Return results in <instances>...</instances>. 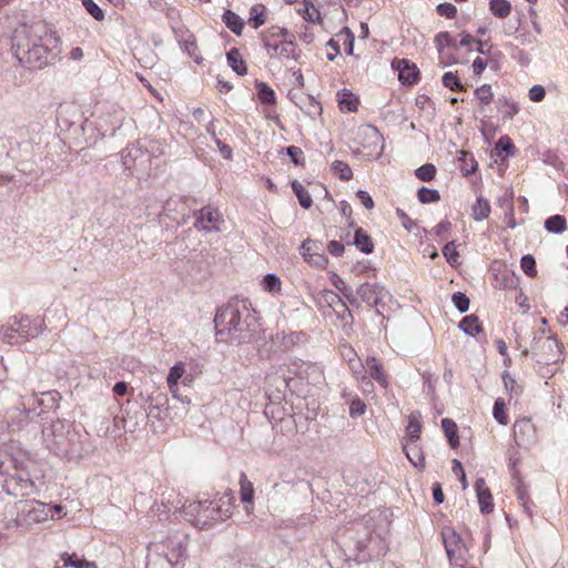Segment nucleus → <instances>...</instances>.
Here are the masks:
<instances>
[{
  "instance_id": "38",
  "label": "nucleus",
  "mask_w": 568,
  "mask_h": 568,
  "mask_svg": "<svg viewBox=\"0 0 568 568\" xmlns=\"http://www.w3.org/2000/svg\"><path fill=\"white\" fill-rule=\"evenodd\" d=\"M458 162H460V169L465 175H470L475 173L478 166L474 155L467 151H460Z\"/></svg>"
},
{
  "instance_id": "13",
  "label": "nucleus",
  "mask_w": 568,
  "mask_h": 568,
  "mask_svg": "<svg viewBox=\"0 0 568 568\" xmlns=\"http://www.w3.org/2000/svg\"><path fill=\"white\" fill-rule=\"evenodd\" d=\"M304 261L318 268H325L328 258L324 254V246L321 241L306 239L298 248Z\"/></svg>"
},
{
  "instance_id": "3",
  "label": "nucleus",
  "mask_w": 568,
  "mask_h": 568,
  "mask_svg": "<svg viewBox=\"0 0 568 568\" xmlns=\"http://www.w3.org/2000/svg\"><path fill=\"white\" fill-rule=\"evenodd\" d=\"M7 513L14 516L11 520L4 524V528H29L33 524L47 520L53 517L51 514L50 505L39 501L37 499H21L12 505H8Z\"/></svg>"
},
{
  "instance_id": "43",
  "label": "nucleus",
  "mask_w": 568,
  "mask_h": 568,
  "mask_svg": "<svg viewBox=\"0 0 568 568\" xmlns=\"http://www.w3.org/2000/svg\"><path fill=\"white\" fill-rule=\"evenodd\" d=\"M257 95L262 103L274 104L276 102V95L274 90L268 87L265 82H256Z\"/></svg>"
},
{
  "instance_id": "12",
  "label": "nucleus",
  "mask_w": 568,
  "mask_h": 568,
  "mask_svg": "<svg viewBox=\"0 0 568 568\" xmlns=\"http://www.w3.org/2000/svg\"><path fill=\"white\" fill-rule=\"evenodd\" d=\"M190 207L182 197H170L165 201L160 217H168L179 225H185L190 220Z\"/></svg>"
},
{
  "instance_id": "45",
  "label": "nucleus",
  "mask_w": 568,
  "mask_h": 568,
  "mask_svg": "<svg viewBox=\"0 0 568 568\" xmlns=\"http://www.w3.org/2000/svg\"><path fill=\"white\" fill-rule=\"evenodd\" d=\"M332 171L342 181H349L353 178V171L351 166L341 160H336L332 163Z\"/></svg>"
},
{
  "instance_id": "35",
  "label": "nucleus",
  "mask_w": 568,
  "mask_h": 568,
  "mask_svg": "<svg viewBox=\"0 0 568 568\" xmlns=\"http://www.w3.org/2000/svg\"><path fill=\"white\" fill-rule=\"evenodd\" d=\"M274 374H267L266 382L268 385H274L278 392H284L288 387L290 378L284 374L278 375V372H284L282 367H272Z\"/></svg>"
},
{
  "instance_id": "32",
  "label": "nucleus",
  "mask_w": 568,
  "mask_h": 568,
  "mask_svg": "<svg viewBox=\"0 0 568 568\" xmlns=\"http://www.w3.org/2000/svg\"><path fill=\"white\" fill-rule=\"evenodd\" d=\"M545 229L552 234H561L567 229V221L564 215L555 214L545 221Z\"/></svg>"
},
{
  "instance_id": "54",
  "label": "nucleus",
  "mask_w": 568,
  "mask_h": 568,
  "mask_svg": "<svg viewBox=\"0 0 568 568\" xmlns=\"http://www.w3.org/2000/svg\"><path fill=\"white\" fill-rule=\"evenodd\" d=\"M493 415L494 418L500 424V425H507L508 424V417L505 412V402L501 398H497L494 403L493 407Z\"/></svg>"
},
{
  "instance_id": "1",
  "label": "nucleus",
  "mask_w": 568,
  "mask_h": 568,
  "mask_svg": "<svg viewBox=\"0 0 568 568\" xmlns=\"http://www.w3.org/2000/svg\"><path fill=\"white\" fill-rule=\"evenodd\" d=\"M58 38L43 24L20 26L11 38V50L18 62L29 69H42L55 57Z\"/></svg>"
},
{
  "instance_id": "34",
  "label": "nucleus",
  "mask_w": 568,
  "mask_h": 568,
  "mask_svg": "<svg viewBox=\"0 0 568 568\" xmlns=\"http://www.w3.org/2000/svg\"><path fill=\"white\" fill-rule=\"evenodd\" d=\"M61 560L64 567L71 568H95L93 562L87 561L84 558H80L75 552H64L61 555Z\"/></svg>"
},
{
  "instance_id": "10",
  "label": "nucleus",
  "mask_w": 568,
  "mask_h": 568,
  "mask_svg": "<svg viewBox=\"0 0 568 568\" xmlns=\"http://www.w3.org/2000/svg\"><path fill=\"white\" fill-rule=\"evenodd\" d=\"M124 112L115 105H110L102 112L95 122V128L102 138L113 136L122 126Z\"/></svg>"
},
{
  "instance_id": "7",
  "label": "nucleus",
  "mask_w": 568,
  "mask_h": 568,
  "mask_svg": "<svg viewBox=\"0 0 568 568\" xmlns=\"http://www.w3.org/2000/svg\"><path fill=\"white\" fill-rule=\"evenodd\" d=\"M42 331V323L38 320H31L29 316L13 317L2 329V339L8 344H21L30 338L37 337Z\"/></svg>"
},
{
  "instance_id": "36",
  "label": "nucleus",
  "mask_w": 568,
  "mask_h": 568,
  "mask_svg": "<svg viewBox=\"0 0 568 568\" xmlns=\"http://www.w3.org/2000/svg\"><path fill=\"white\" fill-rule=\"evenodd\" d=\"M490 204L488 200L479 196L471 207V215L475 221H483L489 216Z\"/></svg>"
},
{
  "instance_id": "31",
  "label": "nucleus",
  "mask_w": 568,
  "mask_h": 568,
  "mask_svg": "<svg viewBox=\"0 0 568 568\" xmlns=\"http://www.w3.org/2000/svg\"><path fill=\"white\" fill-rule=\"evenodd\" d=\"M404 452L408 458V460L415 467H424V454L422 448L417 445V443H407L404 445Z\"/></svg>"
},
{
  "instance_id": "44",
  "label": "nucleus",
  "mask_w": 568,
  "mask_h": 568,
  "mask_svg": "<svg viewBox=\"0 0 568 568\" xmlns=\"http://www.w3.org/2000/svg\"><path fill=\"white\" fill-rule=\"evenodd\" d=\"M364 135L372 141L374 149L379 146L378 154L383 152L384 149V138L379 130L374 125H366L364 128Z\"/></svg>"
},
{
  "instance_id": "63",
  "label": "nucleus",
  "mask_w": 568,
  "mask_h": 568,
  "mask_svg": "<svg viewBox=\"0 0 568 568\" xmlns=\"http://www.w3.org/2000/svg\"><path fill=\"white\" fill-rule=\"evenodd\" d=\"M211 501L213 503L214 508H222V509L229 508V511L232 513V495H231V491L225 493L219 499H214V500H211Z\"/></svg>"
},
{
  "instance_id": "4",
  "label": "nucleus",
  "mask_w": 568,
  "mask_h": 568,
  "mask_svg": "<svg viewBox=\"0 0 568 568\" xmlns=\"http://www.w3.org/2000/svg\"><path fill=\"white\" fill-rule=\"evenodd\" d=\"M263 47L270 59H293L301 57V50L295 42V36L286 28L273 26L262 33Z\"/></svg>"
},
{
  "instance_id": "18",
  "label": "nucleus",
  "mask_w": 568,
  "mask_h": 568,
  "mask_svg": "<svg viewBox=\"0 0 568 568\" xmlns=\"http://www.w3.org/2000/svg\"><path fill=\"white\" fill-rule=\"evenodd\" d=\"M443 541L446 550V555L452 565L463 566L462 561L464 560L459 554L462 538L454 530H445L443 531Z\"/></svg>"
},
{
  "instance_id": "8",
  "label": "nucleus",
  "mask_w": 568,
  "mask_h": 568,
  "mask_svg": "<svg viewBox=\"0 0 568 568\" xmlns=\"http://www.w3.org/2000/svg\"><path fill=\"white\" fill-rule=\"evenodd\" d=\"M530 353L537 363L546 365L555 364L562 357L558 341L554 336H546L544 331L535 334L530 349L523 351L524 356H528Z\"/></svg>"
},
{
  "instance_id": "56",
  "label": "nucleus",
  "mask_w": 568,
  "mask_h": 568,
  "mask_svg": "<svg viewBox=\"0 0 568 568\" xmlns=\"http://www.w3.org/2000/svg\"><path fill=\"white\" fill-rule=\"evenodd\" d=\"M366 410L365 403L358 397L354 396L349 398V416L357 418L362 416Z\"/></svg>"
},
{
  "instance_id": "19",
  "label": "nucleus",
  "mask_w": 568,
  "mask_h": 568,
  "mask_svg": "<svg viewBox=\"0 0 568 568\" xmlns=\"http://www.w3.org/2000/svg\"><path fill=\"white\" fill-rule=\"evenodd\" d=\"M392 67L398 71V79L403 84H415L418 81L419 70L407 59H394Z\"/></svg>"
},
{
  "instance_id": "26",
  "label": "nucleus",
  "mask_w": 568,
  "mask_h": 568,
  "mask_svg": "<svg viewBox=\"0 0 568 568\" xmlns=\"http://www.w3.org/2000/svg\"><path fill=\"white\" fill-rule=\"evenodd\" d=\"M226 59L230 68L239 75H245L247 73V67L245 61L242 59L239 49L232 48L226 53Z\"/></svg>"
},
{
  "instance_id": "28",
  "label": "nucleus",
  "mask_w": 568,
  "mask_h": 568,
  "mask_svg": "<svg viewBox=\"0 0 568 568\" xmlns=\"http://www.w3.org/2000/svg\"><path fill=\"white\" fill-rule=\"evenodd\" d=\"M442 429L447 437L450 447L456 448L459 445L458 428L456 423L450 418H443Z\"/></svg>"
},
{
  "instance_id": "17",
  "label": "nucleus",
  "mask_w": 568,
  "mask_h": 568,
  "mask_svg": "<svg viewBox=\"0 0 568 568\" xmlns=\"http://www.w3.org/2000/svg\"><path fill=\"white\" fill-rule=\"evenodd\" d=\"M195 222L194 226L197 230L205 232L220 231L217 223L220 220V213L210 206L202 207L194 212Z\"/></svg>"
},
{
  "instance_id": "16",
  "label": "nucleus",
  "mask_w": 568,
  "mask_h": 568,
  "mask_svg": "<svg viewBox=\"0 0 568 568\" xmlns=\"http://www.w3.org/2000/svg\"><path fill=\"white\" fill-rule=\"evenodd\" d=\"M358 300L369 307H378L379 302L388 294L378 283H363L356 291Z\"/></svg>"
},
{
  "instance_id": "30",
  "label": "nucleus",
  "mask_w": 568,
  "mask_h": 568,
  "mask_svg": "<svg viewBox=\"0 0 568 568\" xmlns=\"http://www.w3.org/2000/svg\"><path fill=\"white\" fill-rule=\"evenodd\" d=\"M32 413L31 409H20V408H12V409H9L6 415H4V418L8 423V426L9 428H11L12 430H14V422L16 419L18 420V424H17V427L19 428L22 424V422H24L26 419H28L29 415Z\"/></svg>"
},
{
  "instance_id": "50",
  "label": "nucleus",
  "mask_w": 568,
  "mask_h": 568,
  "mask_svg": "<svg viewBox=\"0 0 568 568\" xmlns=\"http://www.w3.org/2000/svg\"><path fill=\"white\" fill-rule=\"evenodd\" d=\"M85 11L97 21L104 19L103 9L94 0H81Z\"/></svg>"
},
{
  "instance_id": "60",
  "label": "nucleus",
  "mask_w": 568,
  "mask_h": 568,
  "mask_svg": "<svg viewBox=\"0 0 568 568\" xmlns=\"http://www.w3.org/2000/svg\"><path fill=\"white\" fill-rule=\"evenodd\" d=\"M443 255L446 257L447 262L450 264V265H455L458 263V257H459V254L456 250V246H455V243L452 241V242H448L444 247H443Z\"/></svg>"
},
{
  "instance_id": "42",
  "label": "nucleus",
  "mask_w": 568,
  "mask_h": 568,
  "mask_svg": "<svg viewBox=\"0 0 568 568\" xmlns=\"http://www.w3.org/2000/svg\"><path fill=\"white\" fill-rule=\"evenodd\" d=\"M443 85L452 91H465V85L460 82L458 75L452 71L445 72L442 78Z\"/></svg>"
},
{
  "instance_id": "5",
  "label": "nucleus",
  "mask_w": 568,
  "mask_h": 568,
  "mask_svg": "<svg viewBox=\"0 0 568 568\" xmlns=\"http://www.w3.org/2000/svg\"><path fill=\"white\" fill-rule=\"evenodd\" d=\"M181 511L184 518L199 529H206L211 527L213 523L231 517L229 508H214L211 500H197L184 504Z\"/></svg>"
},
{
  "instance_id": "20",
  "label": "nucleus",
  "mask_w": 568,
  "mask_h": 568,
  "mask_svg": "<svg viewBox=\"0 0 568 568\" xmlns=\"http://www.w3.org/2000/svg\"><path fill=\"white\" fill-rule=\"evenodd\" d=\"M475 490L478 498L480 511L483 514H490L494 510V503L490 489L487 487L484 478L476 479Z\"/></svg>"
},
{
  "instance_id": "24",
  "label": "nucleus",
  "mask_w": 568,
  "mask_h": 568,
  "mask_svg": "<svg viewBox=\"0 0 568 568\" xmlns=\"http://www.w3.org/2000/svg\"><path fill=\"white\" fill-rule=\"evenodd\" d=\"M366 367L373 379H375L381 386L387 387V376L384 374L381 363L375 357L366 358Z\"/></svg>"
},
{
  "instance_id": "49",
  "label": "nucleus",
  "mask_w": 568,
  "mask_h": 568,
  "mask_svg": "<svg viewBox=\"0 0 568 568\" xmlns=\"http://www.w3.org/2000/svg\"><path fill=\"white\" fill-rule=\"evenodd\" d=\"M436 166L432 163H426L416 169L415 176L423 182H430L436 176Z\"/></svg>"
},
{
  "instance_id": "37",
  "label": "nucleus",
  "mask_w": 568,
  "mask_h": 568,
  "mask_svg": "<svg viewBox=\"0 0 568 568\" xmlns=\"http://www.w3.org/2000/svg\"><path fill=\"white\" fill-rule=\"evenodd\" d=\"M240 498L243 504H253L254 488L253 484L247 479L245 473H241L240 476Z\"/></svg>"
},
{
  "instance_id": "62",
  "label": "nucleus",
  "mask_w": 568,
  "mask_h": 568,
  "mask_svg": "<svg viewBox=\"0 0 568 568\" xmlns=\"http://www.w3.org/2000/svg\"><path fill=\"white\" fill-rule=\"evenodd\" d=\"M263 285L266 291L274 292L276 290H280L281 281L275 274L270 273L264 276Z\"/></svg>"
},
{
  "instance_id": "33",
  "label": "nucleus",
  "mask_w": 568,
  "mask_h": 568,
  "mask_svg": "<svg viewBox=\"0 0 568 568\" xmlns=\"http://www.w3.org/2000/svg\"><path fill=\"white\" fill-rule=\"evenodd\" d=\"M291 187L298 199V203L303 209H310L313 204V200L308 191L297 180L291 182Z\"/></svg>"
},
{
  "instance_id": "27",
  "label": "nucleus",
  "mask_w": 568,
  "mask_h": 568,
  "mask_svg": "<svg viewBox=\"0 0 568 568\" xmlns=\"http://www.w3.org/2000/svg\"><path fill=\"white\" fill-rule=\"evenodd\" d=\"M222 21L236 36H241L244 28L243 19L232 10H225L222 14Z\"/></svg>"
},
{
  "instance_id": "52",
  "label": "nucleus",
  "mask_w": 568,
  "mask_h": 568,
  "mask_svg": "<svg viewBox=\"0 0 568 568\" xmlns=\"http://www.w3.org/2000/svg\"><path fill=\"white\" fill-rule=\"evenodd\" d=\"M520 267L529 277H535L537 275L536 260L531 254H526L521 257Z\"/></svg>"
},
{
  "instance_id": "57",
  "label": "nucleus",
  "mask_w": 568,
  "mask_h": 568,
  "mask_svg": "<svg viewBox=\"0 0 568 568\" xmlns=\"http://www.w3.org/2000/svg\"><path fill=\"white\" fill-rule=\"evenodd\" d=\"M338 36L344 37V48L345 52L348 55H352L354 52V43H355V36L352 32V30L348 27H344Z\"/></svg>"
},
{
  "instance_id": "53",
  "label": "nucleus",
  "mask_w": 568,
  "mask_h": 568,
  "mask_svg": "<svg viewBox=\"0 0 568 568\" xmlns=\"http://www.w3.org/2000/svg\"><path fill=\"white\" fill-rule=\"evenodd\" d=\"M325 300L334 310L337 307H344V313H347V315L351 318H353V315H352L349 308L347 307L346 303L343 301V298L338 294L329 291L325 294Z\"/></svg>"
},
{
  "instance_id": "46",
  "label": "nucleus",
  "mask_w": 568,
  "mask_h": 568,
  "mask_svg": "<svg viewBox=\"0 0 568 568\" xmlns=\"http://www.w3.org/2000/svg\"><path fill=\"white\" fill-rule=\"evenodd\" d=\"M418 201L423 204L436 203L440 200V194L435 189H428L426 186H422L417 191Z\"/></svg>"
},
{
  "instance_id": "9",
  "label": "nucleus",
  "mask_w": 568,
  "mask_h": 568,
  "mask_svg": "<svg viewBox=\"0 0 568 568\" xmlns=\"http://www.w3.org/2000/svg\"><path fill=\"white\" fill-rule=\"evenodd\" d=\"M355 549V560L359 564L384 556L387 552L384 540L379 537L373 538L367 528H363V535H358L356 538Z\"/></svg>"
},
{
  "instance_id": "59",
  "label": "nucleus",
  "mask_w": 568,
  "mask_h": 568,
  "mask_svg": "<svg viewBox=\"0 0 568 568\" xmlns=\"http://www.w3.org/2000/svg\"><path fill=\"white\" fill-rule=\"evenodd\" d=\"M184 373V367L181 364H175L170 368L166 382L169 388H173L175 384H178L179 379L182 377Z\"/></svg>"
},
{
  "instance_id": "40",
  "label": "nucleus",
  "mask_w": 568,
  "mask_h": 568,
  "mask_svg": "<svg viewBox=\"0 0 568 568\" xmlns=\"http://www.w3.org/2000/svg\"><path fill=\"white\" fill-rule=\"evenodd\" d=\"M515 144L508 135L500 136L495 143L494 152L496 155H501L505 153L506 156H513L515 155Z\"/></svg>"
},
{
  "instance_id": "64",
  "label": "nucleus",
  "mask_w": 568,
  "mask_h": 568,
  "mask_svg": "<svg viewBox=\"0 0 568 568\" xmlns=\"http://www.w3.org/2000/svg\"><path fill=\"white\" fill-rule=\"evenodd\" d=\"M546 97V90L542 85L535 84L529 89V99L532 102H540Z\"/></svg>"
},
{
  "instance_id": "48",
  "label": "nucleus",
  "mask_w": 568,
  "mask_h": 568,
  "mask_svg": "<svg viewBox=\"0 0 568 568\" xmlns=\"http://www.w3.org/2000/svg\"><path fill=\"white\" fill-rule=\"evenodd\" d=\"M339 106L342 110H346L348 112H356L358 109V99L352 92L345 91L343 97L338 100Z\"/></svg>"
},
{
  "instance_id": "29",
  "label": "nucleus",
  "mask_w": 568,
  "mask_h": 568,
  "mask_svg": "<svg viewBox=\"0 0 568 568\" xmlns=\"http://www.w3.org/2000/svg\"><path fill=\"white\" fill-rule=\"evenodd\" d=\"M434 43L436 45V49L438 51V54L440 59L445 60V48L446 47H453L457 49L455 39L449 34V32L444 31L439 32L434 38Z\"/></svg>"
},
{
  "instance_id": "21",
  "label": "nucleus",
  "mask_w": 568,
  "mask_h": 568,
  "mask_svg": "<svg viewBox=\"0 0 568 568\" xmlns=\"http://www.w3.org/2000/svg\"><path fill=\"white\" fill-rule=\"evenodd\" d=\"M301 336L302 334L297 332H281L272 336V343L276 348L275 351L287 352L301 342Z\"/></svg>"
},
{
  "instance_id": "22",
  "label": "nucleus",
  "mask_w": 568,
  "mask_h": 568,
  "mask_svg": "<svg viewBox=\"0 0 568 568\" xmlns=\"http://www.w3.org/2000/svg\"><path fill=\"white\" fill-rule=\"evenodd\" d=\"M347 245H355L364 254H371L374 251V244L371 236L362 227L355 230L353 241H347Z\"/></svg>"
},
{
  "instance_id": "2",
  "label": "nucleus",
  "mask_w": 568,
  "mask_h": 568,
  "mask_svg": "<svg viewBox=\"0 0 568 568\" xmlns=\"http://www.w3.org/2000/svg\"><path fill=\"white\" fill-rule=\"evenodd\" d=\"M216 336L227 344H245L258 335V323L255 312L245 301L231 298L220 307L214 318Z\"/></svg>"
},
{
  "instance_id": "39",
  "label": "nucleus",
  "mask_w": 568,
  "mask_h": 568,
  "mask_svg": "<svg viewBox=\"0 0 568 568\" xmlns=\"http://www.w3.org/2000/svg\"><path fill=\"white\" fill-rule=\"evenodd\" d=\"M489 10L495 17L504 19L509 16L511 4L507 0H490Z\"/></svg>"
},
{
  "instance_id": "23",
  "label": "nucleus",
  "mask_w": 568,
  "mask_h": 568,
  "mask_svg": "<svg viewBox=\"0 0 568 568\" xmlns=\"http://www.w3.org/2000/svg\"><path fill=\"white\" fill-rule=\"evenodd\" d=\"M422 415L419 412H412L408 417V424L406 427V436L408 438V443H417L420 437L422 424H420Z\"/></svg>"
},
{
  "instance_id": "15",
  "label": "nucleus",
  "mask_w": 568,
  "mask_h": 568,
  "mask_svg": "<svg viewBox=\"0 0 568 568\" xmlns=\"http://www.w3.org/2000/svg\"><path fill=\"white\" fill-rule=\"evenodd\" d=\"M514 439L519 447L529 448L536 443V428L529 418L517 419L513 426Z\"/></svg>"
},
{
  "instance_id": "14",
  "label": "nucleus",
  "mask_w": 568,
  "mask_h": 568,
  "mask_svg": "<svg viewBox=\"0 0 568 568\" xmlns=\"http://www.w3.org/2000/svg\"><path fill=\"white\" fill-rule=\"evenodd\" d=\"M68 428V424L63 420L52 422L49 426L43 427L42 429V438L45 444V447L49 450L58 454L62 447L64 442V432Z\"/></svg>"
},
{
  "instance_id": "11",
  "label": "nucleus",
  "mask_w": 568,
  "mask_h": 568,
  "mask_svg": "<svg viewBox=\"0 0 568 568\" xmlns=\"http://www.w3.org/2000/svg\"><path fill=\"white\" fill-rule=\"evenodd\" d=\"M121 161L124 171L133 175L135 171L138 172L145 169L146 164L150 162V155L141 146L132 143L122 151Z\"/></svg>"
},
{
  "instance_id": "51",
  "label": "nucleus",
  "mask_w": 568,
  "mask_h": 568,
  "mask_svg": "<svg viewBox=\"0 0 568 568\" xmlns=\"http://www.w3.org/2000/svg\"><path fill=\"white\" fill-rule=\"evenodd\" d=\"M264 10L265 7L263 4H256L251 8L250 21L252 22L254 29H257L265 23Z\"/></svg>"
},
{
  "instance_id": "41",
  "label": "nucleus",
  "mask_w": 568,
  "mask_h": 568,
  "mask_svg": "<svg viewBox=\"0 0 568 568\" xmlns=\"http://www.w3.org/2000/svg\"><path fill=\"white\" fill-rule=\"evenodd\" d=\"M474 94L476 97V99L478 100V104L479 106L483 109L485 105H488L493 102L494 100V93H493V90H491V85L490 84H481L480 87H478L475 91H474Z\"/></svg>"
},
{
  "instance_id": "47",
  "label": "nucleus",
  "mask_w": 568,
  "mask_h": 568,
  "mask_svg": "<svg viewBox=\"0 0 568 568\" xmlns=\"http://www.w3.org/2000/svg\"><path fill=\"white\" fill-rule=\"evenodd\" d=\"M497 104L500 109L504 108V118L513 119L519 112V105L515 101H510L506 97L498 98Z\"/></svg>"
},
{
  "instance_id": "61",
  "label": "nucleus",
  "mask_w": 568,
  "mask_h": 568,
  "mask_svg": "<svg viewBox=\"0 0 568 568\" xmlns=\"http://www.w3.org/2000/svg\"><path fill=\"white\" fill-rule=\"evenodd\" d=\"M436 11L439 16L445 17L447 19H453L457 14V8L450 2L439 3L436 8Z\"/></svg>"
},
{
  "instance_id": "25",
  "label": "nucleus",
  "mask_w": 568,
  "mask_h": 568,
  "mask_svg": "<svg viewBox=\"0 0 568 568\" xmlns=\"http://www.w3.org/2000/svg\"><path fill=\"white\" fill-rule=\"evenodd\" d=\"M459 329H462L466 335L471 337L476 336L483 331V326L479 322V318L475 314H470L465 316L458 324Z\"/></svg>"
},
{
  "instance_id": "58",
  "label": "nucleus",
  "mask_w": 568,
  "mask_h": 568,
  "mask_svg": "<svg viewBox=\"0 0 568 568\" xmlns=\"http://www.w3.org/2000/svg\"><path fill=\"white\" fill-rule=\"evenodd\" d=\"M286 154L290 156L291 161L295 165H304L305 164V156L304 152L301 148L296 145H290L286 148Z\"/></svg>"
},
{
  "instance_id": "6",
  "label": "nucleus",
  "mask_w": 568,
  "mask_h": 568,
  "mask_svg": "<svg viewBox=\"0 0 568 568\" xmlns=\"http://www.w3.org/2000/svg\"><path fill=\"white\" fill-rule=\"evenodd\" d=\"M3 490L14 497H29L39 491L24 462L18 460L11 470L1 479Z\"/></svg>"
},
{
  "instance_id": "55",
  "label": "nucleus",
  "mask_w": 568,
  "mask_h": 568,
  "mask_svg": "<svg viewBox=\"0 0 568 568\" xmlns=\"http://www.w3.org/2000/svg\"><path fill=\"white\" fill-rule=\"evenodd\" d=\"M452 302L459 313H466L469 310L470 301L465 293L455 292L452 295Z\"/></svg>"
}]
</instances>
